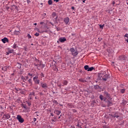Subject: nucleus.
Wrapping results in <instances>:
<instances>
[{"label": "nucleus", "instance_id": "e2e57ef3", "mask_svg": "<svg viewBox=\"0 0 128 128\" xmlns=\"http://www.w3.org/2000/svg\"><path fill=\"white\" fill-rule=\"evenodd\" d=\"M30 86H32V84H30Z\"/></svg>", "mask_w": 128, "mask_h": 128}, {"label": "nucleus", "instance_id": "6e6552de", "mask_svg": "<svg viewBox=\"0 0 128 128\" xmlns=\"http://www.w3.org/2000/svg\"><path fill=\"white\" fill-rule=\"evenodd\" d=\"M41 86L42 88H44V90H46L48 88V84L44 82H42L40 83Z\"/></svg>", "mask_w": 128, "mask_h": 128}, {"label": "nucleus", "instance_id": "69168bd1", "mask_svg": "<svg viewBox=\"0 0 128 128\" xmlns=\"http://www.w3.org/2000/svg\"><path fill=\"white\" fill-rule=\"evenodd\" d=\"M36 24H37L36 23L34 24V26H36Z\"/></svg>", "mask_w": 128, "mask_h": 128}, {"label": "nucleus", "instance_id": "7ed1b4c3", "mask_svg": "<svg viewBox=\"0 0 128 128\" xmlns=\"http://www.w3.org/2000/svg\"><path fill=\"white\" fill-rule=\"evenodd\" d=\"M14 10H16V12H18V6L16 5H12L10 6V10L11 12H14Z\"/></svg>", "mask_w": 128, "mask_h": 128}, {"label": "nucleus", "instance_id": "9b49d317", "mask_svg": "<svg viewBox=\"0 0 128 128\" xmlns=\"http://www.w3.org/2000/svg\"><path fill=\"white\" fill-rule=\"evenodd\" d=\"M59 42H66V38H59Z\"/></svg>", "mask_w": 128, "mask_h": 128}, {"label": "nucleus", "instance_id": "052dcab7", "mask_svg": "<svg viewBox=\"0 0 128 128\" xmlns=\"http://www.w3.org/2000/svg\"><path fill=\"white\" fill-rule=\"evenodd\" d=\"M82 2H86V0H83Z\"/></svg>", "mask_w": 128, "mask_h": 128}, {"label": "nucleus", "instance_id": "58836bf2", "mask_svg": "<svg viewBox=\"0 0 128 128\" xmlns=\"http://www.w3.org/2000/svg\"><path fill=\"white\" fill-rule=\"evenodd\" d=\"M41 78H44V74L42 72L40 74Z\"/></svg>", "mask_w": 128, "mask_h": 128}, {"label": "nucleus", "instance_id": "680f3d73", "mask_svg": "<svg viewBox=\"0 0 128 128\" xmlns=\"http://www.w3.org/2000/svg\"><path fill=\"white\" fill-rule=\"evenodd\" d=\"M51 116H54V114H53L52 113H51Z\"/></svg>", "mask_w": 128, "mask_h": 128}, {"label": "nucleus", "instance_id": "3c124183", "mask_svg": "<svg viewBox=\"0 0 128 128\" xmlns=\"http://www.w3.org/2000/svg\"><path fill=\"white\" fill-rule=\"evenodd\" d=\"M33 120H34V122H36V118H34Z\"/></svg>", "mask_w": 128, "mask_h": 128}, {"label": "nucleus", "instance_id": "f704fd0d", "mask_svg": "<svg viewBox=\"0 0 128 128\" xmlns=\"http://www.w3.org/2000/svg\"><path fill=\"white\" fill-rule=\"evenodd\" d=\"M104 24H102V25L100 24V28H102V30L104 28Z\"/></svg>", "mask_w": 128, "mask_h": 128}, {"label": "nucleus", "instance_id": "7c9ffc66", "mask_svg": "<svg viewBox=\"0 0 128 128\" xmlns=\"http://www.w3.org/2000/svg\"><path fill=\"white\" fill-rule=\"evenodd\" d=\"M14 52V50H8V52L10 54H12V52Z\"/></svg>", "mask_w": 128, "mask_h": 128}, {"label": "nucleus", "instance_id": "393cba45", "mask_svg": "<svg viewBox=\"0 0 128 128\" xmlns=\"http://www.w3.org/2000/svg\"><path fill=\"white\" fill-rule=\"evenodd\" d=\"M70 51L72 52V54L73 52H76V50L74 48H70Z\"/></svg>", "mask_w": 128, "mask_h": 128}, {"label": "nucleus", "instance_id": "8fccbe9b", "mask_svg": "<svg viewBox=\"0 0 128 128\" xmlns=\"http://www.w3.org/2000/svg\"><path fill=\"white\" fill-rule=\"evenodd\" d=\"M124 36H125V38H128V34H126L124 35Z\"/></svg>", "mask_w": 128, "mask_h": 128}, {"label": "nucleus", "instance_id": "f03ea898", "mask_svg": "<svg viewBox=\"0 0 128 128\" xmlns=\"http://www.w3.org/2000/svg\"><path fill=\"white\" fill-rule=\"evenodd\" d=\"M99 76L100 77V80H102L104 82H106L108 78V74H106L104 76V74H99Z\"/></svg>", "mask_w": 128, "mask_h": 128}, {"label": "nucleus", "instance_id": "c9c22d12", "mask_svg": "<svg viewBox=\"0 0 128 128\" xmlns=\"http://www.w3.org/2000/svg\"><path fill=\"white\" fill-rule=\"evenodd\" d=\"M53 103L55 104H58V102L56 100H53Z\"/></svg>", "mask_w": 128, "mask_h": 128}, {"label": "nucleus", "instance_id": "c756f323", "mask_svg": "<svg viewBox=\"0 0 128 128\" xmlns=\"http://www.w3.org/2000/svg\"><path fill=\"white\" fill-rule=\"evenodd\" d=\"M6 9L8 10V12H11L10 11V6L9 7V6H6Z\"/></svg>", "mask_w": 128, "mask_h": 128}, {"label": "nucleus", "instance_id": "2eb2a0df", "mask_svg": "<svg viewBox=\"0 0 128 128\" xmlns=\"http://www.w3.org/2000/svg\"><path fill=\"white\" fill-rule=\"evenodd\" d=\"M52 18H56V20H58V16L56 15V12H53L52 14Z\"/></svg>", "mask_w": 128, "mask_h": 128}, {"label": "nucleus", "instance_id": "a18cd8bd", "mask_svg": "<svg viewBox=\"0 0 128 128\" xmlns=\"http://www.w3.org/2000/svg\"><path fill=\"white\" fill-rule=\"evenodd\" d=\"M72 112H76V109H72Z\"/></svg>", "mask_w": 128, "mask_h": 128}, {"label": "nucleus", "instance_id": "774afa93", "mask_svg": "<svg viewBox=\"0 0 128 128\" xmlns=\"http://www.w3.org/2000/svg\"><path fill=\"white\" fill-rule=\"evenodd\" d=\"M126 41L127 42H128V38L127 40H126Z\"/></svg>", "mask_w": 128, "mask_h": 128}, {"label": "nucleus", "instance_id": "c03bdc74", "mask_svg": "<svg viewBox=\"0 0 128 128\" xmlns=\"http://www.w3.org/2000/svg\"><path fill=\"white\" fill-rule=\"evenodd\" d=\"M28 104L29 106H32V103L30 102H28Z\"/></svg>", "mask_w": 128, "mask_h": 128}, {"label": "nucleus", "instance_id": "dca6fc26", "mask_svg": "<svg viewBox=\"0 0 128 128\" xmlns=\"http://www.w3.org/2000/svg\"><path fill=\"white\" fill-rule=\"evenodd\" d=\"M107 104L108 106H112V102L110 100H108Z\"/></svg>", "mask_w": 128, "mask_h": 128}, {"label": "nucleus", "instance_id": "13d9d810", "mask_svg": "<svg viewBox=\"0 0 128 128\" xmlns=\"http://www.w3.org/2000/svg\"><path fill=\"white\" fill-rule=\"evenodd\" d=\"M44 24V22H40V24Z\"/></svg>", "mask_w": 128, "mask_h": 128}, {"label": "nucleus", "instance_id": "4d7b16f0", "mask_svg": "<svg viewBox=\"0 0 128 128\" xmlns=\"http://www.w3.org/2000/svg\"><path fill=\"white\" fill-rule=\"evenodd\" d=\"M71 8H72V10H74V7L72 6V7Z\"/></svg>", "mask_w": 128, "mask_h": 128}, {"label": "nucleus", "instance_id": "ddd939ff", "mask_svg": "<svg viewBox=\"0 0 128 128\" xmlns=\"http://www.w3.org/2000/svg\"><path fill=\"white\" fill-rule=\"evenodd\" d=\"M32 96H34V92H33L32 94H29L28 96V100H32Z\"/></svg>", "mask_w": 128, "mask_h": 128}, {"label": "nucleus", "instance_id": "cd10ccee", "mask_svg": "<svg viewBox=\"0 0 128 128\" xmlns=\"http://www.w3.org/2000/svg\"><path fill=\"white\" fill-rule=\"evenodd\" d=\"M48 4L50 5V6H52V0H49L48 1Z\"/></svg>", "mask_w": 128, "mask_h": 128}, {"label": "nucleus", "instance_id": "a19ab883", "mask_svg": "<svg viewBox=\"0 0 128 128\" xmlns=\"http://www.w3.org/2000/svg\"><path fill=\"white\" fill-rule=\"evenodd\" d=\"M103 128H108V126H106V125H104L102 126Z\"/></svg>", "mask_w": 128, "mask_h": 128}, {"label": "nucleus", "instance_id": "4c0bfd02", "mask_svg": "<svg viewBox=\"0 0 128 128\" xmlns=\"http://www.w3.org/2000/svg\"><path fill=\"white\" fill-rule=\"evenodd\" d=\"M28 82L30 84H32V78H30L28 80Z\"/></svg>", "mask_w": 128, "mask_h": 128}, {"label": "nucleus", "instance_id": "39448f33", "mask_svg": "<svg viewBox=\"0 0 128 128\" xmlns=\"http://www.w3.org/2000/svg\"><path fill=\"white\" fill-rule=\"evenodd\" d=\"M14 90L16 94H24V90H22V89L20 88H15Z\"/></svg>", "mask_w": 128, "mask_h": 128}, {"label": "nucleus", "instance_id": "473e14b6", "mask_svg": "<svg viewBox=\"0 0 128 128\" xmlns=\"http://www.w3.org/2000/svg\"><path fill=\"white\" fill-rule=\"evenodd\" d=\"M38 74H37L33 78V80H38Z\"/></svg>", "mask_w": 128, "mask_h": 128}, {"label": "nucleus", "instance_id": "f3484780", "mask_svg": "<svg viewBox=\"0 0 128 128\" xmlns=\"http://www.w3.org/2000/svg\"><path fill=\"white\" fill-rule=\"evenodd\" d=\"M33 80L36 84H40V80L35 79V80Z\"/></svg>", "mask_w": 128, "mask_h": 128}, {"label": "nucleus", "instance_id": "79ce46f5", "mask_svg": "<svg viewBox=\"0 0 128 128\" xmlns=\"http://www.w3.org/2000/svg\"><path fill=\"white\" fill-rule=\"evenodd\" d=\"M27 36H28V38H29V39L32 38V36H30V34H28L27 35Z\"/></svg>", "mask_w": 128, "mask_h": 128}, {"label": "nucleus", "instance_id": "5fc2aeb1", "mask_svg": "<svg viewBox=\"0 0 128 128\" xmlns=\"http://www.w3.org/2000/svg\"><path fill=\"white\" fill-rule=\"evenodd\" d=\"M10 54V53L8 52V51L6 52V56H8Z\"/></svg>", "mask_w": 128, "mask_h": 128}, {"label": "nucleus", "instance_id": "412c9836", "mask_svg": "<svg viewBox=\"0 0 128 128\" xmlns=\"http://www.w3.org/2000/svg\"><path fill=\"white\" fill-rule=\"evenodd\" d=\"M36 84H34L32 86V88H34V90H38V86H37Z\"/></svg>", "mask_w": 128, "mask_h": 128}, {"label": "nucleus", "instance_id": "72a5a7b5", "mask_svg": "<svg viewBox=\"0 0 128 128\" xmlns=\"http://www.w3.org/2000/svg\"><path fill=\"white\" fill-rule=\"evenodd\" d=\"M122 104H123L126 106V104H128V102H126V100H123Z\"/></svg>", "mask_w": 128, "mask_h": 128}, {"label": "nucleus", "instance_id": "bb28decb", "mask_svg": "<svg viewBox=\"0 0 128 128\" xmlns=\"http://www.w3.org/2000/svg\"><path fill=\"white\" fill-rule=\"evenodd\" d=\"M88 68L89 67H88V65H86L84 66V68L86 70H88Z\"/></svg>", "mask_w": 128, "mask_h": 128}, {"label": "nucleus", "instance_id": "f8f14e48", "mask_svg": "<svg viewBox=\"0 0 128 128\" xmlns=\"http://www.w3.org/2000/svg\"><path fill=\"white\" fill-rule=\"evenodd\" d=\"M22 80H23V82H26V80H28V76H22V78H21Z\"/></svg>", "mask_w": 128, "mask_h": 128}, {"label": "nucleus", "instance_id": "a211bd4d", "mask_svg": "<svg viewBox=\"0 0 128 128\" xmlns=\"http://www.w3.org/2000/svg\"><path fill=\"white\" fill-rule=\"evenodd\" d=\"M72 56H76L78 54V51H74V52L72 53Z\"/></svg>", "mask_w": 128, "mask_h": 128}, {"label": "nucleus", "instance_id": "603ef678", "mask_svg": "<svg viewBox=\"0 0 128 128\" xmlns=\"http://www.w3.org/2000/svg\"><path fill=\"white\" fill-rule=\"evenodd\" d=\"M112 4L113 6H114V4H116V2L114 1H113Z\"/></svg>", "mask_w": 128, "mask_h": 128}, {"label": "nucleus", "instance_id": "0eeeda50", "mask_svg": "<svg viewBox=\"0 0 128 128\" xmlns=\"http://www.w3.org/2000/svg\"><path fill=\"white\" fill-rule=\"evenodd\" d=\"M110 116H112V118H120V116H118V112H112Z\"/></svg>", "mask_w": 128, "mask_h": 128}, {"label": "nucleus", "instance_id": "f257e3e1", "mask_svg": "<svg viewBox=\"0 0 128 128\" xmlns=\"http://www.w3.org/2000/svg\"><path fill=\"white\" fill-rule=\"evenodd\" d=\"M104 96H106V97H104ZM104 96L102 94H100L99 98L101 100H104V102H106L107 98L108 100H110V94H108V92H104Z\"/></svg>", "mask_w": 128, "mask_h": 128}, {"label": "nucleus", "instance_id": "5701e85b", "mask_svg": "<svg viewBox=\"0 0 128 128\" xmlns=\"http://www.w3.org/2000/svg\"><path fill=\"white\" fill-rule=\"evenodd\" d=\"M20 34V31L15 30L14 32V34H16V36H18V34Z\"/></svg>", "mask_w": 128, "mask_h": 128}, {"label": "nucleus", "instance_id": "864d4df0", "mask_svg": "<svg viewBox=\"0 0 128 128\" xmlns=\"http://www.w3.org/2000/svg\"><path fill=\"white\" fill-rule=\"evenodd\" d=\"M50 24H52V26H54V24H52V22H50Z\"/></svg>", "mask_w": 128, "mask_h": 128}, {"label": "nucleus", "instance_id": "423d86ee", "mask_svg": "<svg viewBox=\"0 0 128 128\" xmlns=\"http://www.w3.org/2000/svg\"><path fill=\"white\" fill-rule=\"evenodd\" d=\"M118 60H121V62H124V60H126V56L124 55H122L119 56Z\"/></svg>", "mask_w": 128, "mask_h": 128}, {"label": "nucleus", "instance_id": "aec40b11", "mask_svg": "<svg viewBox=\"0 0 128 128\" xmlns=\"http://www.w3.org/2000/svg\"><path fill=\"white\" fill-rule=\"evenodd\" d=\"M68 108H74V104L72 103H69L68 104Z\"/></svg>", "mask_w": 128, "mask_h": 128}, {"label": "nucleus", "instance_id": "9d476101", "mask_svg": "<svg viewBox=\"0 0 128 128\" xmlns=\"http://www.w3.org/2000/svg\"><path fill=\"white\" fill-rule=\"evenodd\" d=\"M64 22L65 24H68V22H70V18L68 17H66L64 19Z\"/></svg>", "mask_w": 128, "mask_h": 128}, {"label": "nucleus", "instance_id": "de8ad7c7", "mask_svg": "<svg viewBox=\"0 0 128 128\" xmlns=\"http://www.w3.org/2000/svg\"><path fill=\"white\" fill-rule=\"evenodd\" d=\"M41 66H42V68H44V66H45V65L44 64H42Z\"/></svg>", "mask_w": 128, "mask_h": 128}, {"label": "nucleus", "instance_id": "a878e982", "mask_svg": "<svg viewBox=\"0 0 128 128\" xmlns=\"http://www.w3.org/2000/svg\"><path fill=\"white\" fill-rule=\"evenodd\" d=\"M18 48V45L16 44H14L12 46V48H14V50H16V48Z\"/></svg>", "mask_w": 128, "mask_h": 128}, {"label": "nucleus", "instance_id": "2f4dec72", "mask_svg": "<svg viewBox=\"0 0 128 128\" xmlns=\"http://www.w3.org/2000/svg\"><path fill=\"white\" fill-rule=\"evenodd\" d=\"M120 92L122 94H124V92H126V89L122 88L120 90Z\"/></svg>", "mask_w": 128, "mask_h": 128}, {"label": "nucleus", "instance_id": "e433bc0d", "mask_svg": "<svg viewBox=\"0 0 128 128\" xmlns=\"http://www.w3.org/2000/svg\"><path fill=\"white\" fill-rule=\"evenodd\" d=\"M28 76H31L30 78H32V74L30 73H28Z\"/></svg>", "mask_w": 128, "mask_h": 128}, {"label": "nucleus", "instance_id": "20e7f679", "mask_svg": "<svg viewBox=\"0 0 128 128\" xmlns=\"http://www.w3.org/2000/svg\"><path fill=\"white\" fill-rule=\"evenodd\" d=\"M16 120H18L19 122H20V124H22L24 122V118H22V116L20 115H18L16 117Z\"/></svg>", "mask_w": 128, "mask_h": 128}, {"label": "nucleus", "instance_id": "4be33fe9", "mask_svg": "<svg viewBox=\"0 0 128 128\" xmlns=\"http://www.w3.org/2000/svg\"><path fill=\"white\" fill-rule=\"evenodd\" d=\"M79 82H86V80H84V79H82V78H80L78 80Z\"/></svg>", "mask_w": 128, "mask_h": 128}, {"label": "nucleus", "instance_id": "37998d69", "mask_svg": "<svg viewBox=\"0 0 128 128\" xmlns=\"http://www.w3.org/2000/svg\"><path fill=\"white\" fill-rule=\"evenodd\" d=\"M81 126H82L80 124V123H78L77 127L78 128H80Z\"/></svg>", "mask_w": 128, "mask_h": 128}, {"label": "nucleus", "instance_id": "338daca9", "mask_svg": "<svg viewBox=\"0 0 128 128\" xmlns=\"http://www.w3.org/2000/svg\"><path fill=\"white\" fill-rule=\"evenodd\" d=\"M29 2H30V0L28 1V4Z\"/></svg>", "mask_w": 128, "mask_h": 128}, {"label": "nucleus", "instance_id": "1a4fd4ad", "mask_svg": "<svg viewBox=\"0 0 128 128\" xmlns=\"http://www.w3.org/2000/svg\"><path fill=\"white\" fill-rule=\"evenodd\" d=\"M10 118V114H4L2 117V120H8Z\"/></svg>", "mask_w": 128, "mask_h": 128}, {"label": "nucleus", "instance_id": "4468645a", "mask_svg": "<svg viewBox=\"0 0 128 128\" xmlns=\"http://www.w3.org/2000/svg\"><path fill=\"white\" fill-rule=\"evenodd\" d=\"M2 40L4 44H6V42H8V39L6 38H4L2 39Z\"/></svg>", "mask_w": 128, "mask_h": 128}, {"label": "nucleus", "instance_id": "b1692460", "mask_svg": "<svg viewBox=\"0 0 128 128\" xmlns=\"http://www.w3.org/2000/svg\"><path fill=\"white\" fill-rule=\"evenodd\" d=\"M94 67H91L88 68V72H92V70H94Z\"/></svg>", "mask_w": 128, "mask_h": 128}, {"label": "nucleus", "instance_id": "49530a36", "mask_svg": "<svg viewBox=\"0 0 128 128\" xmlns=\"http://www.w3.org/2000/svg\"><path fill=\"white\" fill-rule=\"evenodd\" d=\"M54 70H55L56 72H58V68H55L54 69Z\"/></svg>", "mask_w": 128, "mask_h": 128}, {"label": "nucleus", "instance_id": "c85d7f7f", "mask_svg": "<svg viewBox=\"0 0 128 128\" xmlns=\"http://www.w3.org/2000/svg\"><path fill=\"white\" fill-rule=\"evenodd\" d=\"M68 81L66 80H64L63 82H62V84L64 86H66V84H68Z\"/></svg>", "mask_w": 128, "mask_h": 128}, {"label": "nucleus", "instance_id": "6e6d98bb", "mask_svg": "<svg viewBox=\"0 0 128 128\" xmlns=\"http://www.w3.org/2000/svg\"><path fill=\"white\" fill-rule=\"evenodd\" d=\"M54 2H58V0H54Z\"/></svg>", "mask_w": 128, "mask_h": 128}, {"label": "nucleus", "instance_id": "0e129e2a", "mask_svg": "<svg viewBox=\"0 0 128 128\" xmlns=\"http://www.w3.org/2000/svg\"><path fill=\"white\" fill-rule=\"evenodd\" d=\"M126 0V4H128V0Z\"/></svg>", "mask_w": 128, "mask_h": 128}, {"label": "nucleus", "instance_id": "6ab92c4d", "mask_svg": "<svg viewBox=\"0 0 128 128\" xmlns=\"http://www.w3.org/2000/svg\"><path fill=\"white\" fill-rule=\"evenodd\" d=\"M60 111L58 110H55L54 112V114H56L57 116H60Z\"/></svg>", "mask_w": 128, "mask_h": 128}, {"label": "nucleus", "instance_id": "09e8293b", "mask_svg": "<svg viewBox=\"0 0 128 128\" xmlns=\"http://www.w3.org/2000/svg\"><path fill=\"white\" fill-rule=\"evenodd\" d=\"M58 88H62V84H58Z\"/></svg>", "mask_w": 128, "mask_h": 128}, {"label": "nucleus", "instance_id": "bf43d9fd", "mask_svg": "<svg viewBox=\"0 0 128 128\" xmlns=\"http://www.w3.org/2000/svg\"><path fill=\"white\" fill-rule=\"evenodd\" d=\"M18 68H22V66H20H20Z\"/></svg>", "mask_w": 128, "mask_h": 128}, {"label": "nucleus", "instance_id": "ea45409f", "mask_svg": "<svg viewBox=\"0 0 128 128\" xmlns=\"http://www.w3.org/2000/svg\"><path fill=\"white\" fill-rule=\"evenodd\" d=\"M35 36H40V34H38V32H36L34 34Z\"/></svg>", "mask_w": 128, "mask_h": 128}]
</instances>
